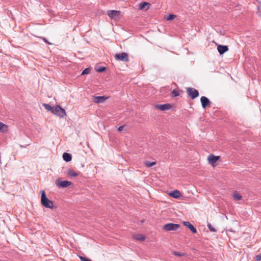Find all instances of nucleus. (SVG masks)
<instances>
[{
	"label": "nucleus",
	"instance_id": "1",
	"mask_svg": "<svg viewBox=\"0 0 261 261\" xmlns=\"http://www.w3.org/2000/svg\"><path fill=\"white\" fill-rule=\"evenodd\" d=\"M41 202L42 205L45 207L51 209L53 208L54 206L53 202L48 199L44 191H41Z\"/></svg>",
	"mask_w": 261,
	"mask_h": 261
},
{
	"label": "nucleus",
	"instance_id": "2",
	"mask_svg": "<svg viewBox=\"0 0 261 261\" xmlns=\"http://www.w3.org/2000/svg\"><path fill=\"white\" fill-rule=\"evenodd\" d=\"M52 113L60 117L63 118L66 115L65 110L58 105L53 108Z\"/></svg>",
	"mask_w": 261,
	"mask_h": 261
},
{
	"label": "nucleus",
	"instance_id": "3",
	"mask_svg": "<svg viewBox=\"0 0 261 261\" xmlns=\"http://www.w3.org/2000/svg\"><path fill=\"white\" fill-rule=\"evenodd\" d=\"M187 93L192 99H194L199 96L198 91L193 88L189 87L187 88Z\"/></svg>",
	"mask_w": 261,
	"mask_h": 261
},
{
	"label": "nucleus",
	"instance_id": "4",
	"mask_svg": "<svg viewBox=\"0 0 261 261\" xmlns=\"http://www.w3.org/2000/svg\"><path fill=\"white\" fill-rule=\"evenodd\" d=\"M180 225L177 224L168 223L163 226V229L166 231H175L179 228Z\"/></svg>",
	"mask_w": 261,
	"mask_h": 261
},
{
	"label": "nucleus",
	"instance_id": "5",
	"mask_svg": "<svg viewBox=\"0 0 261 261\" xmlns=\"http://www.w3.org/2000/svg\"><path fill=\"white\" fill-rule=\"evenodd\" d=\"M115 59L117 60H119L123 62H128L129 60L128 55L126 53H122L121 54H116Z\"/></svg>",
	"mask_w": 261,
	"mask_h": 261
},
{
	"label": "nucleus",
	"instance_id": "6",
	"mask_svg": "<svg viewBox=\"0 0 261 261\" xmlns=\"http://www.w3.org/2000/svg\"><path fill=\"white\" fill-rule=\"evenodd\" d=\"M56 185L61 188H67L72 185V182L67 180L60 181L59 180H56Z\"/></svg>",
	"mask_w": 261,
	"mask_h": 261
},
{
	"label": "nucleus",
	"instance_id": "7",
	"mask_svg": "<svg viewBox=\"0 0 261 261\" xmlns=\"http://www.w3.org/2000/svg\"><path fill=\"white\" fill-rule=\"evenodd\" d=\"M108 16L112 19H117L120 15V12L116 10H109L107 12Z\"/></svg>",
	"mask_w": 261,
	"mask_h": 261
},
{
	"label": "nucleus",
	"instance_id": "8",
	"mask_svg": "<svg viewBox=\"0 0 261 261\" xmlns=\"http://www.w3.org/2000/svg\"><path fill=\"white\" fill-rule=\"evenodd\" d=\"M200 101L201 103L202 107L203 109H205L207 106H210V105L211 103V102L210 101L209 99L207 97L204 96H203L201 97Z\"/></svg>",
	"mask_w": 261,
	"mask_h": 261
},
{
	"label": "nucleus",
	"instance_id": "9",
	"mask_svg": "<svg viewBox=\"0 0 261 261\" xmlns=\"http://www.w3.org/2000/svg\"><path fill=\"white\" fill-rule=\"evenodd\" d=\"M219 156H215L212 154L208 155L207 160L210 164L214 165L220 159Z\"/></svg>",
	"mask_w": 261,
	"mask_h": 261
},
{
	"label": "nucleus",
	"instance_id": "10",
	"mask_svg": "<svg viewBox=\"0 0 261 261\" xmlns=\"http://www.w3.org/2000/svg\"><path fill=\"white\" fill-rule=\"evenodd\" d=\"M108 98V97L105 96H94L93 101L97 103H102Z\"/></svg>",
	"mask_w": 261,
	"mask_h": 261
},
{
	"label": "nucleus",
	"instance_id": "11",
	"mask_svg": "<svg viewBox=\"0 0 261 261\" xmlns=\"http://www.w3.org/2000/svg\"><path fill=\"white\" fill-rule=\"evenodd\" d=\"M155 107L161 111H165L169 110L171 106L170 104L166 103L163 105H156Z\"/></svg>",
	"mask_w": 261,
	"mask_h": 261
},
{
	"label": "nucleus",
	"instance_id": "12",
	"mask_svg": "<svg viewBox=\"0 0 261 261\" xmlns=\"http://www.w3.org/2000/svg\"><path fill=\"white\" fill-rule=\"evenodd\" d=\"M217 49L220 55H223L228 50V47L226 45H219Z\"/></svg>",
	"mask_w": 261,
	"mask_h": 261
},
{
	"label": "nucleus",
	"instance_id": "13",
	"mask_svg": "<svg viewBox=\"0 0 261 261\" xmlns=\"http://www.w3.org/2000/svg\"><path fill=\"white\" fill-rule=\"evenodd\" d=\"M183 224L188 227L189 229L193 233H196L197 232L196 229L194 227L193 225H192L188 221H184Z\"/></svg>",
	"mask_w": 261,
	"mask_h": 261
},
{
	"label": "nucleus",
	"instance_id": "14",
	"mask_svg": "<svg viewBox=\"0 0 261 261\" xmlns=\"http://www.w3.org/2000/svg\"><path fill=\"white\" fill-rule=\"evenodd\" d=\"M169 195L174 198H178L181 196L180 192L176 190L171 192Z\"/></svg>",
	"mask_w": 261,
	"mask_h": 261
},
{
	"label": "nucleus",
	"instance_id": "15",
	"mask_svg": "<svg viewBox=\"0 0 261 261\" xmlns=\"http://www.w3.org/2000/svg\"><path fill=\"white\" fill-rule=\"evenodd\" d=\"M133 237L135 240L140 241H143L145 239V237L141 234H134V235H133Z\"/></svg>",
	"mask_w": 261,
	"mask_h": 261
},
{
	"label": "nucleus",
	"instance_id": "16",
	"mask_svg": "<svg viewBox=\"0 0 261 261\" xmlns=\"http://www.w3.org/2000/svg\"><path fill=\"white\" fill-rule=\"evenodd\" d=\"M63 159L65 161L68 162L71 160L72 156L68 153L64 152L63 154Z\"/></svg>",
	"mask_w": 261,
	"mask_h": 261
},
{
	"label": "nucleus",
	"instance_id": "17",
	"mask_svg": "<svg viewBox=\"0 0 261 261\" xmlns=\"http://www.w3.org/2000/svg\"><path fill=\"white\" fill-rule=\"evenodd\" d=\"M8 131V126L2 122H0V132L6 133Z\"/></svg>",
	"mask_w": 261,
	"mask_h": 261
},
{
	"label": "nucleus",
	"instance_id": "18",
	"mask_svg": "<svg viewBox=\"0 0 261 261\" xmlns=\"http://www.w3.org/2000/svg\"><path fill=\"white\" fill-rule=\"evenodd\" d=\"M68 175L70 177H76L79 174L77 172H75L74 170L70 169L68 171Z\"/></svg>",
	"mask_w": 261,
	"mask_h": 261
},
{
	"label": "nucleus",
	"instance_id": "19",
	"mask_svg": "<svg viewBox=\"0 0 261 261\" xmlns=\"http://www.w3.org/2000/svg\"><path fill=\"white\" fill-rule=\"evenodd\" d=\"M149 4L147 2H143L140 4V8L141 9H148L149 8Z\"/></svg>",
	"mask_w": 261,
	"mask_h": 261
},
{
	"label": "nucleus",
	"instance_id": "20",
	"mask_svg": "<svg viewBox=\"0 0 261 261\" xmlns=\"http://www.w3.org/2000/svg\"><path fill=\"white\" fill-rule=\"evenodd\" d=\"M144 164L147 167H151L152 166L155 165L156 162H150L149 161H146L144 162Z\"/></svg>",
	"mask_w": 261,
	"mask_h": 261
},
{
	"label": "nucleus",
	"instance_id": "21",
	"mask_svg": "<svg viewBox=\"0 0 261 261\" xmlns=\"http://www.w3.org/2000/svg\"><path fill=\"white\" fill-rule=\"evenodd\" d=\"M43 106L45 108V109L52 112L54 107H51L49 104H46V103L43 104Z\"/></svg>",
	"mask_w": 261,
	"mask_h": 261
},
{
	"label": "nucleus",
	"instance_id": "22",
	"mask_svg": "<svg viewBox=\"0 0 261 261\" xmlns=\"http://www.w3.org/2000/svg\"><path fill=\"white\" fill-rule=\"evenodd\" d=\"M173 254L176 256H183L186 255V254L181 252L174 251Z\"/></svg>",
	"mask_w": 261,
	"mask_h": 261
},
{
	"label": "nucleus",
	"instance_id": "23",
	"mask_svg": "<svg viewBox=\"0 0 261 261\" xmlns=\"http://www.w3.org/2000/svg\"><path fill=\"white\" fill-rule=\"evenodd\" d=\"M233 197L236 200H240L241 199L242 196L238 193H234L233 194Z\"/></svg>",
	"mask_w": 261,
	"mask_h": 261
},
{
	"label": "nucleus",
	"instance_id": "24",
	"mask_svg": "<svg viewBox=\"0 0 261 261\" xmlns=\"http://www.w3.org/2000/svg\"><path fill=\"white\" fill-rule=\"evenodd\" d=\"M90 71V68H85L82 72V75H85L88 74Z\"/></svg>",
	"mask_w": 261,
	"mask_h": 261
},
{
	"label": "nucleus",
	"instance_id": "25",
	"mask_svg": "<svg viewBox=\"0 0 261 261\" xmlns=\"http://www.w3.org/2000/svg\"><path fill=\"white\" fill-rule=\"evenodd\" d=\"M207 227L209 230L212 232H215L216 231L215 228H214L210 223L207 224Z\"/></svg>",
	"mask_w": 261,
	"mask_h": 261
},
{
	"label": "nucleus",
	"instance_id": "26",
	"mask_svg": "<svg viewBox=\"0 0 261 261\" xmlns=\"http://www.w3.org/2000/svg\"><path fill=\"white\" fill-rule=\"evenodd\" d=\"M176 17V15L174 14H170L167 18V20H171L174 19Z\"/></svg>",
	"mask_w": 261,
	"mask_h": 261
},
{
	"label": "nucleus",
	"instance_id": "27",
	"mask_svg": "<svg viewBox=\"0 0 261 261\" xmlns=\"http://www.w3.org/2000/svg\"><path fill=\"white\" fill-rule=\"evenodd\" d=\"M179 95V92L175 90H174L172 91V97H176L177 96H178Z\"/></svg>",
	"mask_w": 261,
	"mask_h": 261
},
{
	"label": "nucleus",
	"instance_id": "28",
	"mask_svg": "<svg viewBox=\"0 0 261 261\" xmlns=\"http://www.w3.org/2000/svg\"><path fill=\"white\" fill-rule=\"evenodd\" d=\"M106 70V68L105 67H99L97 69V71L99 72H102L105 71Z\"/></svg>",
	"mask_w": 261,
	"mask_h": 261
},
{
	"label": "nucleus",
	"instance_id": "29",
	"mask_svg": "<svg viewBox=\"0 0 261 261\" xmlns=\"http://www.w3.org/2000/svg\"><path fill=\"white\" fill-rule=\"evenodd\" d=\"M257 10L258 15L261 17V4L257 7Z\"/></svg>",
	"mask_w": 261,
	"mask_h": 261
},
{
	"label": "nucleus",
	"instance_id": "30",
	"mask_svg": "<svg viewBox=\"0 0 261 261\" xmlns=\"http://www.w3.org/2000/svg\"><path fill=\"white\" fill-rule=\"evenodd\" d=\"M255 261H260L261 260V253L255 256Z\"/></svg>",
	"mask_w": 261,
	"mask_h": 261
},
{
	"label": "nucleus",
	"instance_id": "31",
	"mask_svg": "<svg viewBox=\"0 0 261 261\" xmlns=\"http://www.w3.org/2000/svg\"><path fill=\"white\" fill-rule=\"evenodd\" d=\"M80 258L82 261H92L90 259H89V258H86L84 256H80Z\"/></svg>",
	"mask_w": 261,
	"mask_h": 261
},
{
	"label": "nucleus",
	"instance_id": "32",
	"mask_svg": "<svg viewBox=\"0 0 261 261\" xmlns=\"http://www.w3.org/2000/svg\"><path fill=\"white\" fill-rule=\"evenodd\" d=\"M124 126H120L118 129L119 132H122L123 130Z\"/></svg>",
	"mask_w": 261,
	"mask_h": 261
},
{
	"label": "nucleus",
	"instance_id": "33",
	"mask_svg": "<svg viewBox=\"0 0 261 261\" xmlns=\"http://www.w3.org/2000/svg\"><path fill=\"white\" fill-rule=\"evenodd\" d=\"M43 40H44V41L45 42H46L47 43H48V44H50L49 42H48V41L46 40V39L44 38V39H43Z\"/></svg>",
	"mask_w": 261,
	"mask_h": 261
}]
</instances>
